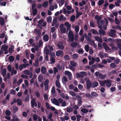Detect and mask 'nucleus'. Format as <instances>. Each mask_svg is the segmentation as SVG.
Wrapping results in <instances>:
<instances>
[{
	"instance_id": "c756f323",
	"label": "nucleus",
	"mask_w": 121,
	"mask_h": 121,
	"mask_svg": "<svg viewBox=\"0 0 121 121\" xmlns=\"http://www.w3.org/2000/svg\"><path fill=\"white\" fill-rule=\"evenodd\" d=\"M91 30H92V33L94 35H98L99 34L96 30L94 29H92Z\"/></svg>"
},
{
	"instance_id": "37998d69",
	"label": "nucleus",
	"mask_w": 121,
	"mask_h": 121,
	"mask_svg": "<svg viewBox=\"0 0 121 121\" xmlns=\"http://www.w3.org/2000/svg\"><path fill=\"white\" fill-rule=\"evenodd\" d=\"M110 66L111 68H114L116 67V65L114 63H112L110 64Z\"/></svg>"
},
{
	"instance_id": "473e14b6",
	"label": "nucleus",
	"mask_w": 121,
	"mask_h": 121,
	"mask_svg": "<svg viewBox=\"0 0 121 121\" xmlns=\"http://www.w3.org/2000/svg\"><path fill=\"white\" fill-rule=\"evenodd\" d=\"M39 64V62L38 59H37L35 61V65L36 67H37L38 66Z\"/></svg>"
},
{
	"instance_id": "bb28decb",
	"label": "nucleus",
	"mask_w": 121,
	"mask_h": 121,
	"mask_svg": "<svg viewBox=\"0 0 121 121\" xmlns=\"http://www.w3.org/2000/svg\"><path fill=\"white\" fill-rule=\"evenodd\" d=\"M48 2L47 1L44 2L42 4L44 8L47 7L48 5Z\"/></svg>"
},
{
	"instance_id": "680f3d73",
	"label": "nucleus",
	"mask_w": 121,
	"mask_h": 121,
	"mask_svg": "<svg viewBox=\"0 0 121 121\" xmlns=\"http://www.w3.org/2000/svg\"><path fill=\"white\" fill-rule=\"evenodd\" d=\"M33 119L34 121H36L37 120L38 118L36 114H34L33 115Z\"/></svg>"
},
{
	"instance_id": "6ab92c4d",
	"label": "nucleus",
	"mask_w": 121,
	"mask_h": 121,
	"mask_svg": "<svg viewBox=\"0 0 121 121\" xmlns=\"http://www.w3.org/2000/svg\"><path fill=\"white\" fill-rule=\"evenodd\" d=\"M34 98H33L31 101V106L32 108H34V103L36 102Z\"/></svg>"
},
{
	"instance_id": "9d476101",
	"label": "nucleus",
	"mask_w": 121,
	"mask_h": 121,
	"mask_svg": "<svg viewBox=\"0 0 121 121\" xmlns=\"http://www.w3.org/2000/svg\"><path fill=\"white\" fill-rule=\"evenodd\" d=\"M65 73L66 75L68 76V77L69 80H71L72 79V74L69 71H65Z\"/></svg>"
},
{
	"instance_id": "aec40b11",
	"label": "nucleus",
	"mask_w": 121,
	"mask_h": 121,
	"mask_svg": "<svg viewBox=\"0 0 121 121\" xmlns=\"http://www.w3.org/2000/svg\"><path fill=\"white\" fill-rule=\"evenodd\" d=\"M6 72L7 70L5 68L2 71V74L3 77H4L5 76Z\"/></svg>"
},
{
	"instance_id": "c85d7f7f",
	"label": "nucleus",
	"mask_w": 121,
	"mask_h": 121,
	"mask_svg": "<svg viewBox=\"0 0 121 121\" xmlns=\"http://www.w3.org/2000/svg\"><path fill=\"white\" fill-rule=\"evenodd\" d=\"M9 59L10 62H13L14 60V57L13 56H10L9 57Z\"/></svg>"
},
{
	"instance_id": "0eeeda50",
	"label": "nucleus",
	"mask_w": 121,
	"mask_h": 121,
	"mask_svg": "<svg viewBox=\"0 0 121 121\" xmlns=\"http://www.w3.org/2000/svg\"><path fill=\"white\" fill-rule=\"evenodd\" d=\"M86 74V72L82 71L80 73H76V76L79 78H82L84 75H85Z\"/></svg>"
},
{
	"instance_id": "bf43d9fd",
	"label": "nucleus",
	"mask_w": 121,
	"mask_h": 121,
	"mask_svg": "<svg viewBox=\"0 0 121 121\" xmlns=\"http://www.w3.org/2000/svg\"><path fill=\"white\" fill-rule=\"evenodd\" d=\"M78 55L76 54H74L73 55L72 57L74 59H77L78 57Z\"/></svg>"
},
{
	"instance_id": "f257e3e1",
	"label": "nucleus",
	"mask_w": 121,
	"mask_h": 121,
	"mask_svg": "<svg viewBox=\"0 0 121 121\" xmlns=\"http://www.w3.org/2000/svg\"><path fill=\"white\" fill-rule=\"evenodd\" d=\"M85 80L86 82L87 88L88 90L91 87H92V83H91V81L88 78H85Z\"/></svg>"
},
{
	"instance_id": "de8ad7c7",
	"label": "nucleus",
	"mask_w": 121,
	"mask_h": 121,
	"mask_svg": "<svg viewBox=\"0 0 121 121\" xmlns=\"http://www.w3.org/2000/svg\"><path fill=\"white\" fill-rule=\"evenodd\" d=\"M49 80L48 79H46L44 81V86L49 85Z\"/></svg>"
},
{
	"instance_id": "e2e57ef3",
	"label": "nucleus",
	"mask_w": 121,
	"mask_h": 121,
	"mask_svg": "<svg viewBox=\"0 0 121 121\" xmlns=\"http://www.w3.org/2000/svg\"><path fill=\"white\" fill-rule=\"evenodd\" d=\"M115 7V6L114 5L112 4H109V9H112L113 8Z\"/></svg>"
},
{
	"instance_id": "8fccbe9b",
	"label": "nucleus",
	"mask_w": 121,
	"mask_h": 121,
	"mask_svg": "<svg viewBox=\"0 0 121 121\" xmlns=\"http://www.w3.org/2000/svg\"><path fill=\"white\" fill-rule=\"evenodd\" d=\"M38 80L39 82H42L43 80L42 77L39 75L38 78Z\"/></svg>"
},
{
	"instance_id": "9b49d317",
	"label": "nucleus",
	"mask_w": 121,
	"mask_h": 121,
	"mask_svg": "<svg viewBox=\"0 0 121 121\" xmlns=\"http://www.w3.org/2000/svg\"><path fill=\"white\" fill-rule=\"evenodd\" d=\"M65 26L67 27V33L68 31L70 29L71 27V24H69L68 22H65L64 23Z\"/></svg>"
},
{
	"instance_id": "09e8293b",
	"label": "nucleus",
	"mask_w": 121,
	"mask_h": 121,
	"mask_svg": "<svg viewBox=\"0 0 121 121\" xmlns=\"http://www.w3.org/2000/svg\"><path fill=\"white\" fill-rule=\"evenodd\" d=\"M121 1L120 0H117L116 2L115 3V4L116 6H118L120 5L119 4Z\"/></svg>"
},
{
	"instance_id": "f704fd0d",
	"label": "nucleus",
	"mask_w": 121,
	"mask_h": 121,
	"mask_svg": "<svg viewBox=\"0 0 121 121\" xmlns=\"http://www.w3.org/2000/svg\"><path fill=\"white\" fill-rule=\"evenodd\" d=\"M82 100L81 99H78L77 102V105L79 106H80L82 105Z\"/></svg>"
},
{
	"instance_id": "b1692460",
	"label": "nucleus",
	"mask_w": 121,
	"mask_h": 121,
	"mask_svg": "<svg viewBox=\"0 0 121 121\" xmlns=\"http://www.w3.org/2000/svg\"><path fill=\"white\" fill-rule=\"evenodd\" d=\"M56 86L59 88H60V85L59 81L56 80Z\"/></svg>"
},
{
	"instance_id": "2eb2a0df",
	"label": "nucleus",
	"mask_w": 121,
	"mask_h": 121,
	"mask_svg": "<svg viewBox=\"0 0 121 121\" xmlns=\"http://www.w3.org/2000/svg\"><path fill=\"white\" fill-rule=\"evenodd\" d=\"M95 39L96 40L99 42L100 43H102V40L100 37L96 36L95 37Z\"/></svg>"
},
{
	"instance_id": "5701e85b",
	"label": "nucleus",
	"mask_w": 121,
	"mask_h": 121,
	"mask_svg": "<svg viewBox=\"0 0 121 121\" xmlns=\"http://www.w3.org/2000/svg\"><path fill=\"white\" fill-rule=\"evenodd\" d=\"M32 13L33 16L35 15L38 12L37 9L36 8H35L34 9L32 10Z\"/></svg>"
},
{
	"instance_id": "0e129e2a",
	"label": "nucleus",
	"mask_w": 121,
	"mask_h": 121,
	"mask_svg": "<svg viewBox=\"0 0 121 121\" xmlns=\"http://www.w3.org/2000/svg\"><path fill=\"white\" fill-rule=\"evenodd\" d=\"M21 77L22 78L24 79H27L28 78V77L27 76L24 75V74H22L21 75Z\"/></svg>"
},
{
	"instance_id": "f03ea898",
	"label": "nucleus",
	"mask_w": 121,
	"mask_h": 121,
	"mask_svg": "<svg viewBox=\"0 0 121 121\" xmlns=\"http://www.w3.org/2000/svg\"><path fill=\"white\" fill-rule=\"evenodd\" d=\"M68 37L70 41L73 42L74 40V35L72 31L69 30V32Z\"/></svg>"
},
{
	"instance_id": "dca6fc26",
	"label": "nucleus",
	"mask_w": 121,
	"mask_h": 121,
	"mask_svg": "<svg viewBox=\"0 0 121 121\" xmlns=\"http://www.w3.org/2000/svg\"><path fill=\"white\" fill-rule=\"evenodd\" d=\"M35 31V33L38 35V36H41V31L40 30L38 29V30L37 29H35L34 30Z\"/></svg>"
},
{
	"instance_id": "4d7b16f0",
	"label": "nucleus",
	"mask_w": 121,
	"mask_h": 121,
	"mask_svg": "<svg viewBox=\"0 0 121 121\" xmlns=\"http://www.w3.org/2000/svg\"><path fill=\"white\" fill-rule=\"evenodd\" d=\"M89 48V46L88 45H86L85 46V48L87 52H88Z\"/></svg>"
},
{
	"instance_id": "6e6552de",
	"label": "nucleus",
	"mask_w": 121,
	"mask_h": 121,
	"mask_svg": "<svg viewBox=\"0 0 121 121\" xmlns=\"http://www.w3.org/2000/svg\"><path fill=\"white\" fill-rule=\"evenodd\" d=\"M51 101L52 103L57 106H59V104L58 100L55 98L51 99Z\"/></svg>"
},
{
	"instance_id": "e433bc0d",
	"label": "nucleus",
	"mask_w": 121,
	"mask_h": 121,
	"mask_svg": "<svg viewBox=\"0 0 121 121\" xmlns=\"http://www.w3.org/2000/svg\"><path fill=\"white\" fill-rule=\"evenodd\" d=\"M11 112L9 110L7 109L6 111L5 114L7 116H10L11 115Z\"/></svg>"
},
{
	"instance_id": "c9c22d12",
	"label": "nucleus",
	"mask_w": 121,
	"mask_h": 121,
	"mask_svg": "<svg viewBox=\"0 0 121 121\" xmlns=\"http://www.w3.org/2000/svg\"><path fill=\"white\" fill-rule=\"evenodd\" d=\"M104 2L103 0H100L98 2V3L99 5L100 6L103 4Z\"/></svg>"
},
{
	"instance_id": "2f4dec72",
	"label": "nucleus",
	"mask_w": 121,
	"mask_h": 121,
	"mask_svg": "<svg viewBox=\"0 0 121 121\" xmlns=\"http://www.w3.org/2000/svg\"><path fill=\"white\" fill-rule=\"evenodd\" d=\"M71 65L73 67H74L76 66V63L73 61L70 62Z\"/></svg>"
},
{
	"instance_id": "3c124183",
	"label": "nucleus",
	"mask_w": 121,
	"mask_h": 121,
	"mask_svg": "<svg viewBox=\"0 0 121 121\" xmlns=\"http://www.w3.org/2000/svg\"><path fill=\"white\" fill-rule=\"evenodd\" d=\"M50 60L52 64L54 63L55 62V58H50Z\"/></svg>"
},
{
	"instance_id": "a211bd4d",
	"label": "nucleus",
	"mask_w": 121,
	"mask_h": 121,
	"mask_svg": "<svg viewBox=\"0 0 121 121\" xmlns=\"http://www.w3.org/2000/svg\"><path fill=\"white\" fill-rule=\"evenodd\" d=\"M105 83H106V86H107L110 87L111 86V84L109 80H105Z\"/></svg>"
},
{
	"instance_id": "72a5a7b5",
	"label": "nucleus",
	"mask_w": 121,
	"mask_h": 121,
	"mask_svg": "<svg viewBox=\"0 0 121 121\" xmlns=\"http://www.w3.org/2000/svg\"><path fill=\"white\" fill-rule=\"evenodd\" d=\"M49 55L50 56L51 58H55V55L53 52H50L49 53Z\"/></svg>"
},
{
	"instance_id": "a19ab883",
	"label": "nucleus",
	"mask_w": 121,
	"mask_h": 121,
	"mask_svg": "<svg viewBox=\"0 0 121 121\" xmlns=\"http://www.w3.org/2000/svg\"><path fill=\"white\" fill-rule=\"evenodd\" d=\"M79 27L78 25H76L75 28V30L76 33H78L79 30Z\"/></svg>"
},
{
	"instance_id": "4468645a",
	"label": "nucleus",
	"mask_w": 121,
	"mask_h": 121,
	"mask_svg": "<svg viewBox=\"0 0 121 121\" xmlns=\"http://www.w3.org/2000/svg\"><path fill=\"white\" fill-rule=\"evenodd\" d=\"M41 71L42 74H45L46 71V67L43 66H42L41 68Z\"/></svg>"
},
{
	"instance_id": "ea45409f",
	"label": "nucleus",
	"mask_w": 121,
	"mask_h": 121,
	"mask_svg": "<svg viewBox=\"0 0 121 121\" xmlns=\"http://www.w3.org/2000/svg\"><path fill=\"white\" fill-rule=\"evenodd\" d=\"M13 113H15L18 110V108L17 107H15L14 106L13 107Z\"/></svg>"
},
{
	"instance_id": "13d9d810",
	"label": "nucleus",
	"mask_w": 121,
	"mask_h": 121,
	"mask_svg": "<svg viewBox=\"0 0 121 121\" xmlns=\"http://www.w3.org/2000/svg\"><path fill=\"white\" fill-rule=\"evenodd\" d=\"M105 80L104 81H100L99 82V83L100 85L101 86H103L104 85L105 82Z\"/></svg>"
},
{
	"instance_id": "864d4df0",
	"label": "nucleus",
	"mask_w": 121,
	"mask_h": 121,
	"mask_svg": "<svg viewBox=\"0 0 121 121\" xmlns=\"http://www.w3.org/2000/svg\"><path fill=\"white\" fill-rule=\"evenodd\" d=\"M30 71L29 70H26L24 71L23 73L25 74L29 75L30 73Z\"/></svg>"
},
{
	"instance_id": "f8f14e48",
	"label": "nucleus",
	"mask_w": 121,
	"mask_h": 121,
	"mask_svg": "<svg viewBox=\"0 0 121 121\" xmlns=\"http://www.w3.org/2000/svg\"><path fill=\"white\" fill-rule=\"evenodd\" d=\"M43 40L45 42L48 41L49 39V37L48 35L45 34L44 35L43 37Z\"/></svg>"
},
{
	"instance_id": "79ce46f5",
	"label": "nucleus",
	"mask_w": 121,
	"mask_h": 121,
	"mask_svg": "<svg viewBox=\"0 0 121 121\" xmlns=\"http://www.w3.org/2000/svg\"><path fill=\"white\" fill-rule=\"evenodd\" d=\"M60 29L62 33H65L66 31V28L65 27H62L61 29Z\"/></svg>"
},
{
	"instance_id": "774afa93",
	"label": "nucleus",
	"mask_w": 121,
	"mask_h": 121,
	"mask_svg": "<svg viewBox=\"0 0 121 121\" xmlns=\"http://www.w3.org/2000/svg\"><path fill=\"white\" fill-rule=\"evenodd\" d=\"M117 46L120 50H121V43H118L116 44Z\"/></svg>"
},
{
	"instance_id": "a18cd8bd",
	"label": "nucleus",
	"mask_w": 121,
	"mask_h": 121,
	"mask_svg": "<svg viewBox=\"0 0 121 121\" xmlns=\"http://www.w3.org/2000/svg\"><path fill=\"white\" fill-rule=\"evenodd\" d=\"M51 92L54 94L56 92L55 88L54 86H53L52 88Z\"/></svg>"
},
{
	"instance_id": "393cba45",
	"label": "nucleus",
	"mask_w": 121,
	"mask_h": 121,
	"mask_svg": "<svg viewBox=\"0 0 121 121\" xmlns=\"http://www.w3.org/2000/svg\"><path fill=\"white\" fill-rule=\"evenodd\" d=\"M66 111L69 113L72 112L73 111V109L72 107L67 108H66Z\"/></svg>"
},
{
	"instance_id": "7c9ffc66",
	"label": "nucleus",
	"mask_w": 121,
	"mask_h": 121,
	"mask_svg": "<svg viewBox=\"0 0 121 121\" xmlns=\"http://www.w3.org/2000/svg\"><path fill=\"white\" fill-rule=\"evenodd\" d=\"M4 19L2 17H0V24L1 25H4Z\"/></svg>"
},
{
	"instance_id": "cd10ccee",
	"label": "nucleus",
	"mask_w": 121,
	"mask_h": 121,
	"mask_svg": "<svg viewBox=\"0 0 121 121\" xmlns=\"http://www.w3.org/2000/svg\"><path fill=\"white\" fill-rule=\"evenodd\" d=\"M17 102L18 105H21L22 104V101L20 99H17Z\"/></svg>"
},
{
	"instance_id": "c03bdc74",
	"label": "nucleus",
	"mask_w": 121,
	"mask_h": 121,
	"mask_svg": "<svg viewBox=\"0 0 121 121\" xmlns=\"http://www.w3.org/2000/svg\"><path fill=\"white\" fill-rule=\"evenodd\" d=\"M47 19L48 22H50L52 21V17L51 16H49L47 17Z\"/></svg>"
},
{
	"instance_id": "423d86ee",
	"label": "nucleus",
	"mask_w": 121,
	"mask_h": 121,
	"mask_svg": "<svg viewBox=\"0 0 121 121\" xmlns=\"http://www.w3.org/2000/svg\"><path fill=\"white\" fill-rule=\"evenodd\" d=\"M95 76L96 77L99 76V78L101 79H104V77L101 73H100L98 71H96L94 73Z\"/></svg>"
},
{
	"instance_id": "4c0bfd02",
	"label": "nucleus",
	"mask_w": 121,
	"mask_h": 121,
	"mask_svg": "<svg viewBox=\"0 0 121 121\" xmlns=\"http://www.w3.org/2000/svg\"><path fill=\"white\" fill-rule=\"evenodd\" d=\"M81 111L84 113H86L88 111V110L85 108H82L81 109Z\"/></svg>"
},
{
	"instance_id": "603ef678",
	"label": "nucleus",
	"mask_w": 121,
	"mask_h": 121,
	"mask_svg": "<svg viewBox=\"0 0 121 121\" xmlns=\"http://www.w3.org/2000/svg\"><path fill=\"white\" fill-rule=\"evenodd\" d=\"M95 19H96L97 21H99L101 19V17L100 16H99L97 15L95 16Z\"/></svg>"
},
{
	"instance_id": "6e6d98bb",
	"label": "nucleus",
	"mask_w": 121,
	"mask_h": 121,
	"mask_svg": "<svg viewBox=\"0 0 121 121\" xmlns=\"http://www.w3.org/2000/svg\"><path fill=\"white\" fill-rule=\"evenodd\" d=\"M52 116V114L50 112L48 115V117L49 119L50 120V121H51V120H52V121H53V119H51Z\"/></svg>"
},
{
	"instance_id": "f3484780",
	"label": "nucleus",
	"mask_w": 121,
	"mask_h": 121,
	"mask_svg": "<svg viewBox=\"0 0 121 121\" xmlns=\"http://www.w3.org/2000/svg\"><path fill=\"white\" fill-rule=\"evenodd\" d=\"M8 48V46L7 45H5L4 44L2 45L1 49V50L3 49L4 51H6Z\"/></svg>"
},
{
	"instance_id": "1a4fd4ad",
	"label": "nucleus",
	"mask_w": 121,
	"mask_h": 121,
	"mask_svg": "<svg viewBox=\"0 0 121 121\" xmlns=\"http://www.w3.org/2000/svg\"><path fill=\"white\" fill-rule=\"evenodd\" d=\"M63 51L59 50L56 51V55L57 56H60L62 57L63 56Z\"/></svg>"
},
{
	"instance_id": "5fc2aeb1",
	"label": "nucleus",
	"mask_w": 121,
	"mask_h": 121,
	"mask_svg": "<svg viewBox=\"0 0 121 121\" xmlns=\"http://www.w3.org/2000/svg\"><path fill=\"white\" fill-rule=\"evenodd\" d=\"M115 22L116 23L117 25H119L120 23V22L119 21L118 19L116 17H115Z\"/></svg>"
},
{
	"instance_id": "7ed1b4c3",
	"label": "nucleus",
	"mask_w": 121,
	"mask_h": 121,
	"mask_svg": "<svg viewBox=\"0 0 121 121\" xmlns=\"http://www.w3.org/2000/svg\"><path fill=\"white\" fill-rule=\"evenodd\" d=\"M116 32L115 30L111 29L110 30V32L108 34V35L109 36L111 37L116 38L117 37V35L115 33Z\"/></svg>"
},
{
	"instance_id": "39448f33",
	"label": "nucleus",
	"mask_w": 121,
	"mask_h": 121,
	"mask_svg": "<svg viewBox=\"0 0 121 121\" xmlns=\"http://www.w3.org/2000/svg\"><path fill=\"white\" fill-rule=\"evenodd\" d=\"M45 106L47 109L48 110L51 109L52 111H54L56 110V109L53 106H50V104L47 102L46 103Z\"/></svg>"
},
{
	"instance_id": "412c9836",
	"label": "nucleus",
	"mask_w": 121,
	"mask_h": 121,
	"mask_svg": "<svg viewBox=\"0 0 121 121\" xmlns=\"http://www.w3.org/2000/svg\"><path fill=\"white\" fill-rule=\"evenodd\" d=\"M77 45V43L75 42H72L71 44V47L74 48H76Z\"/></svg>"
},
{
	"instance_id": "20e7f679",
	"label": "nucleus",
	"mask_w": 121,
	"mask_h": 121,
	"mask_svg": "<svg viewBox=\"0 0 121 121\" xmlns=\"http://www.w3.org/2000/svg\"><path fill=\"white\" fill-rule=\"evenodd\" d=\"M98 26L99 28L100 29L98 30V31L100 36L101 37L102 35H105L106 34L105 32V31L102 29V26L101 25H99Z\"/></svg>"
},
{
	"instance_id": "69168bd1",
	"label": "nucleus",
	"mask_w": 121,
	"mask_h": 121,
	"mask_svg": "<svg viewBox=\"0 0 121 121\" xmlns=\"http://www.w3.org/2000/svg\"><path fill=\"white\" fill-rule=\"evenodd\" d=\"M57 67L59 70H61L62 69V67L59 64H58L57 65Z\"/></svg>"
},
{
	"instance_id": "338daca9",
	"label": "nucleus",
	"mask_w": 121,
	"mask_h": 121,
	"mask_svg": "<svg viewBox=\"0 0 121 121\" xmlns=\"http://www.w3.org/2000/svg\"><path fill=\"white\" fill-rule=\"evenodd\" d=\"M70 95L73 96H74L76 95V93L73 91H70Z\"/></svg>"
},
{
	"instance_id": "052dcab7",
	"label": "nucleus",
	"mask_w": 121,
	"mask_h": 121,
	"mask_svg": "<svg viewBox=\"0 0 121 121\" xmlns=\"http://www.w3.org/2000/svg\"><path fill=\"white\" fill-rule=\"evenodd\" d=\"M91 95L93 97H96L98 95V94L95 92H93L91 93Z\"/></svg>"
},
{
	"instance_id": "a878e982",
	"label": "nucleus",
	"mask_w": 121,
	"mask_h": 121,
	"mask_svg": "<svg viewBox=\"0 0 121 121\" xmlns=\"http://www.w3.org/2000/svg\"><path fill=\"white\" fill-rule=\"evenodd\" d=\"M84 35L86 39L88 41H91V38L90 37L87 36V34L86 33H84Z\"/></svg>"
},
{
	"instance_id": "58836bf2",
	"label": "nucleus",
	"mask_w": 121,
	"mask_h": 121,
	"mask_svg": "<svg viewBox=\"0 0 121 121\" xmlns=\"http://www.w3.org/2000/svg\"><path fill=\"white\" fill-rule=\"evenodd\" d=\"M98 56L100 58H102L104 57V53L102 52H100L98 54Z\"/></svg>"
},
{
	"instance_id": "49530a36",
	"label": "nucleus",
	"mask_w": 121,
	"mask_h": 121,
	"mask_svg": "<svg viewBox=\"0 0 121 121\" xmlns=\"http://www.w3.org/2000/svg\"><path fill=\"white\" fill-rule=\"evenodd\" d=\"M75 16L73 15H72L71 17L70 18V20L71 21L73 22L74 21L75 19Z\"/></svg>"
},
{
	"instance_id": "4be33fe9",
	"label": "nucleus",
	"mask_w": 121,
	"mask_h": 121,
	"mask_svg": "<svg viewBox=\"0 0 121 121\" xmlns=\"http://www.w3.org/2000/svg\"><path fill=\"white\" fill-rule=\"evenodd\" d=\"M57 47L61 50H63L64 49V47L62 45L59 44H57Z\"/></svg>"
},
{
	"instance_id": "ddd939ff",
	"label": "nucleus",
	"mask_w": 121,
	"mask_h": 121,
	"mask_svg": "<svg viewBox=\"0 0 121 121\" xmlns=\"http://www.w3.org/2000/svg\"><path fill=\"white\" fill-rule=\"evenodd\" d=\"M92 87L95 88L98 85V83L97 81H95L92 83Z\"/></svg>"
}]
</instances>
